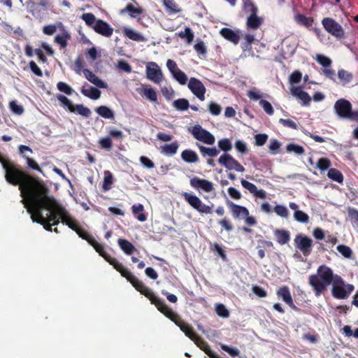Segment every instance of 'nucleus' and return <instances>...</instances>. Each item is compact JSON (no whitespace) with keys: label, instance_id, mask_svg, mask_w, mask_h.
<instances>
[{"label":"nucleus","instance_id":"nucleus-3","mask_svg":"<svg viewBox=\"0 0 358 358\" xmlns=\"http://www.w3.org/2000/svg\"><path fill=\"white\" fill-rule=\"evenodd\" d=\"M129 282L138 292L147 297L150 301L151 303L154 304L160 313L164 314L172 322H175L178 319L180 316L170 307H169L163 300L156 296L154 292L148 287L137 277L135 276Z\"/></svg>","mask_w":358,"mask_h":358},{"label":"nucleus","instance_id":"nucleus-44","mask_svg":"<svg viewBox=\"0 0 358 358\" xmlns=\"http://www.w3.org/2000/svg\"><path fill=\"white\" fill-rule=\"evenodd\" d=\"M286 150L288 152H294L299 155H303L305 152L303 147L294 143H289L286 147Z\"/></svg>","mask_w":358,"mask_h":358},{"label":"nucleus","instance_id":"nucleus-18","mask_svg":"<svg viewBox=\"0 0 358 358\" xmlns=\"http://www.w3.org/2000/svg\"><path fill=\"white\" fill-rule=\"evenodd\" d=\"M194 343L203 351L205 352L210 358H220L221 357L215 351L212 350L208 344V343L204 341L203 338L200 336H198L197 338L194 341Z\"/></svg>","mask_w":358,"mask_h":358},{"label":"nucleus","instance_id":"nucleus-8","mask_svg":"<svg viewBox=\"0 0 358 358\" xmlns=\"http://www.w3.org/2000/svg\"><path fill=\"white\" fill-rule=\"evenodd\" d=\"M181 195L185 201L200 214L208 215L213 213V204L211 206L206 205L197 196L188 192H182Z\"/></svg>","mask_w":358,"mask_h":358},{"label":"nucleus","instance_id":"nucleus-49","mask_svg":"<svg viewBox=\"0 0 358 358\" xmlns=\"http://www.w3.org/2000/svg\"><path fill=\"white\" fill-rule=\"evenodd\" d=\"M178 34L181 38H186L187 43H191L194 39V34L189 27H186L184 31H180Z\"/></svg>","mask_w":358,"mask_h":358},{"label":"nucleus","instance_id":"nucleus-27","mask_svg":"<svg viewBox=\"0 0 358 358\" xmlns=\"http://www.w3.org/2000/svg\"><path fill=\"white\" fill-rule=\"evenodd\" d=\"M182 159L187 163H196L199 158L197 154L192 150H185L181 153Z\"/></svg>","mask_w":358,"mask_h":358},{"label":"nucleus","instance_id":"nucleus-53","mask_svg":"<svg viewBox=\"0 0 358 358\" xmlns=\"http://www.w3.org/2000/svg\"><path fill=\"white\" fill-rule=\"evenodd\" d=\"M274 212L279 216L287 218L289 216V211L287 208L282 205H276L273 208Z\"/></svg>","mask_w":358,"mask_h":358},{"label":"nucleus","instance_id":"nucleus-54","mask_svg":"<svg viewBox=\"0 0 358 358\" xmlns=\"http://www.w3.org/2000/svg\"><path fill=\"white\" fill-rule=\"evenodd\" d=\"M57 87L60 92L67 95H71L73 93V90L64 82H59L57 84Z\"/></svg>","mask_w":358,"mask_h":358},{"label":"nucleus","instance_id":"nucleus-19","mask_svg":"<svg viewBox=\"0 0 358 358\" xmlns=\"http://www.w3.org/2000/svg\"><path fill=\"white\" fill-rule=\"evenodd\" d=\"M20 153L22 155L23 157L26 159L27 164L33 170H36L40 173H43V170L40 168L37 162L33 159L26 156L24 155L25 151H28L29 152H32V150L27 145H21L19 146Z\"/></svg>","mask_w":358,"mask_h":358},{"label":"nucleus","instance_id":"nucleus-1","mask_svg":"<svg viewBox=\"0 0 358 358\" xmlns=\"http://www.w3.org/2000/svg\"><path fill=\"white\" fill-rule=\"evenodd\" d=\"M48 194L49 189L45 182L36 177L21 189V202L31 215L32 221L41 224L46 231H52V227L58 225L61 220L62 224L76 232L80 227L78 222Z\"/></svg>","mask_w":358,"mask_h":358},{"label":"nucleus","instance_id":"nucleus-36","mask_svg":"<svg viewBox=\"0 0 358 358\" xmlns=\"http://www.w3.org/2000/svg\"><path fill=\"white\" fill-rule=\"evenodd\" d=\"M327 176L331 180L339 183H342L343 181V176L342 173L334 168H331L329 169Z\"/></svg>","mask_w":358,"mask_h":358},{"label":"nucleus","instance_id":"nucleus-62","mask_svg":"<svg viewBox=\"0 0 358 358\" xmlns=\"http://www.w3.org/2000/svg\"><path fill=\"white\" fill-rule=\"evenodd\" d=\"M255 145L262 146L268 140V135L266 134H258L255 136Z\"/></svg>","mask_w":358,"mask_h":358},{"label":"nucleus","instance_id":"nucleus-61","mask_svg":"<svg viewBox=\"0 0 358 358\" xmlns=\"http://www.w3.org/2000/svg\"><path fill=\"white\" fill-rule=\"evenodd\" d=\"M117 68L120 70L123 71L127 73H130L132 71V69L130 64L123 59H120L118 61Z\"/></svg>","mask_w":358,"mask_h":358},{"label":"nucleus","instance_id":"nucleus-24","mask_svg":"<svg viewBox=\"0 0 358 358\" xmlns=\"http://www.w3.org/2000/svg\"><path fill=\"white\" fill-rule=\"evenodd\" d=\"M292 94L296 96L303 101V104L308 106L310 103L311 98L310 95L305 91L301 90V87H295L291 90Z\"/></svg>","mask_w":358,"mask_h":358},{"label":"nucleus","instance_id":"nucleus-47","mask_svg":"<svg viewBox=\"0 0 358 358\" xmlns=\"http://www.w3.org/2000/svg\"><path fill=\"white\" fill-rule=\"evenodd\" d=\"M76 234L79 236V237L87 241L89 244H91L95 238L91 234H90L86 230H85L83 227H80V229L76 231Z\"/></svg>","mask_w":358,"mask_h":358},{"label":"nucleus","instance_id":"nucleus-28","mask_svg":"<svg viewBox=\"0 0 358 358\" xmlns=\"http://www.w3.org/2000/svg\"><path fill=\"white\" fill-rule=\"evenodd\" d=\"M117 243L121 250L128 255H131L134 251L136 250L134 245L126 239L119 238Z\"/></svg>","mask_w":358,"mask_h":358},{"label":"nucleus","instance_id":"nucleus-2","mask_svg":"<svg viewBox=\"0 0 358 358\" xmlns=\"http://www.w3.org/2000/svg\"><path fill=\"white\" fill-rule=\"evenodd\" d=\"M308 282L316 296L324 294L327 287L332 283V295L338 299H347L355 288L351 284L345 285L343 278L334 275L331 268L326 265L320 266L317 274L309 276Z\"/></svg>","mask_w":358,"mask_h":358},{"label":"nucleus","instance_id":"nucleus-5","mask_svg":"<svg viewBox=\"0 0 358 358\" xmlns=\"http://www.w3.org/2000/svg\"><path fill=\"white\" fill-rule=\"evenodd\" d=\"M81 19L85 21L87 26L102 36L109 38L113 34V28L108 23L103 20L96 19L92 13H83Z\"/></svg>","mask_w":358,"mask_h":358},{"label":"nucleus","instance_id":"nucleus-50","mask_svg":"<svg viewBox=\"0 0 358 358\" xmlns=\"http://www.w3.org/2000/svg\"><path fill=\"white\" fill-rule=\"evenodd\" d=\"M105 174L106 175L103 183V189L104 191H108L111 189V185L113 184V176L109 171L106 172Z\"/></svg>","mask_w":358,"mask_h":358},{"label":"nucleus","instance_id":"nucleus-43","mask_svg":"<svg viewBox=\"0 0 358 358\" xmlns=\"http://www.w3.org/2000/svg\"><path fill=\"white\" fill-rule=\"evenodd\" d=\"M165 7L173 13H178L180 11L178 5L174 0H162Z\"/></svg>","mask_w":358,"mask_h":358},{"label":"nucleus","instance_id":"nucleus-48","mask_svg":"<svg viewBox=\"0 0 358 358\" xmlns=\"http://www.w3.org/2000/svg\"><path fill=\"white\" fill-rule=\"evenodd\" d=\"M218 147L221 150L224 152H228L231 150L232 145L230 139L229 138H222L220 139L218 143Z\"/></svg>","mask_w":358,"mask_h":358},{"label":"nucleus","instance_id":"nucleus-23","mask_svg":"<svg viewBox=\"0 0 358 358\" xmlns=\"http://www.w3.org/2000/svg\"><path fill=\"white\" fill-rule=\"evenodd\" d=\"M220 34L223 38L233 43L235 45H237L239 42L240 36L238 33L232 30L230 28H222L220 30Z\"/></svg>","mask_w":358,"mask_h":358},{"label":"nucleus","instance_id":"nucleus-59","mask_svg":"<svg viewBox=\"0 0 358 358\" xmlns=\"http://www.w3.org/2000/svg\"><path fill=\"white\" fill-rule=\"evenodd\" d=\"M259 105L263 108L264 111L268 115H271L274 113V110L273 108V106L268 101L264 100V99H261L259 101Z\"/></svg>","mask_w":358,"mask_h":358},{"label":"nucleus","instance_id":"nucleus-34","mask_svg":"<svg viewBox=\"0 0 358 358\" xmlns=\"http://www.w3.org/2000/svg\"><path fill=\"white\" fill-rule=\"evenodd\" d=\"M197 147L203 157L208 156L210 157H216L220 152L219 150L215 147L206 148L199 144H197Z\"/></svg>","mask_w":358,"mask_h":358},{"label":"nucleus","instance_id":"nucleus-40","mask_svg":"<svg viewBox=\"0 0 358 358\" xmlns=\"http://www.w3.org/2000/svg\"><path fill=\"white\" fill-rule=\"evenodd\" d=\"M71 36L66 31H64L62 35H57L55 38V41L59 44L61 48H64L67 46V41L70 39Z\"/></svg>","mask_w":358,"mask_h":358},{"label":"nucleus","instance_id":"nucleus-37","mask_svg":"<svg viewBox=\"0 0 358 358\" xmlns=\"http://www.w3.org/2000/svg\"><path fill=\"white\" fill-rule=\"evenodd\" d=\"M295 20L298 24H302L307 28L310 27L313 24V18L306 17L303 14H297L295 16Z\"/></svg>","mask_w":358,"mask_h":358},{"label":"nucleus","instance_id":"nucleus-17","mask_svg":"<svg viewBox=\"0 0 358 358\" xmlns=\"http://www.w3.org/2000/svg\"><path fill=\"white\" fill-rule=\"evenodd\" d=\"M277 295L278 297L282 299V300L293 310H297L298 308L294 305L291 293L288 287L283 286L279 288L277 291Z\"/></svg>","mask_w":358,"mask_h":358},{"label":"nucleus","instance_id":"nucleus-11","mask_svg":"<svg viewBox=\"0 0 358 358\" xmlns=\"http://www.w3.org/2000/svg\"><path fill=\"white\" fill-rule=\"evenodd\" d=\"M194 138L207 145H213L215 141V136L208 130L203 129L201 125L196 124L189 129Z\"/></svg>","mask_w":358,"mask_h":358},{"label":"nucleus","instance_id":"nucleus-45","mask_svg":"<svg viewBox=\"0 0 358 358\" xmlns=\"http://www.w3.org/2000/svg\"><path fill=\"white\" fill-rule=\"evenodd\" d=\"M99 145L101 148L110 150L113 148V141L110 136H106L99 140Z\"/></svg>","mask_w":358,"mask_h":358},{"label":"nucleus","instance_id":"nucleus-6","mask_svg":"<svg viewBox=\"0 0 358 358\" xmlns=\"http://www.w3.org/2000/svg\"><path fill=\"white\" fill-rule=\"evenodd\" d=\"M226 204L235 220L244 219L245 224L250 227L257 224V222L255 217L250 216L249 210L246 207L236 204L229 199L227 200Z\"/></svg>","mask_w":358,"mask_h":358},{"label":"nucleus","instance_id":"nucleus-9","mask_svg":"<svg viewBox=\"0 0 358 358\" xmlns=\"http://www.w3.org/2000/svg\"><path fill=\"white\" fill-rule=\"evenodd\" d=\"M324 29L337 40L345 38V31L343 27L331 17H324L322 20Z\"/></svg>","mask_w":358,"mask_h":358},{"label":"nucleus","instance_id":"nucleus-60","mask_svg":"<svg viewBox=\"0 0 358 358\" xmlns=\"http://www.w3.org/2000/svg\"><path fill=\"white\" fill-rule=\"evenodd\" d=\"M302 73L299 71H294L289 76V81L292 84H297L301 82Z\"/></svg>","mask_w":358,"mask_h":358},{"label":"nucleus","instance_id":"nucleus-56","mask_svg":"<svg viewBox=\"0 0 358 358\" xmlns=\"http://www.w3.org/2000/svg\"><path fill=\"white\" fill-rule=\"evenodd\" d=\"M57 99L64 106H66L69 110L71 112L74 104L72 103L70 99L62 94H57Z\"/></svg>","mask_w":358,"mask_h":358},{"label":"nucleus","instance_id":"nucleus-32","mask_svg":"<svg viewBox=\"0 0 358 358\" xmlns=\"http://www.w3.org/2000/svg\"><path fill=\"white\" fill-rule=\"evenodd\" d=\"M125 12L129 13L131 17H136L137 15L143 14V9L141 7L136 8L132 3H128L126 7L121 10L122 14Z\"/></svg>","mask_w":358,"mask_h":358},{"label":"nucleus","instance_id":"nucleus-20","mask_svg":"<svg viewBox=\"0 0 358 358\" xmlns=\"http://www.w3.org/2000/svg\"><path fill=\"white\" fill-rule=\"evenodd\" d=\"M80 92L91 99L96 100L101 96V91L85 83L80 90Z\"/></svg>","mask_w":358,"mask_h":358},{"label":"nucleus","instance_id":"nucleus-33","mask_svg":"<svg viewBox=\"0 0 358 358\" xmlns=\"http://www.w3.org/2000/svg\"><path fill=\"white\" fill-rule=\"evenodd\" d=\"M131 209L133 214L136 215L138 221L145 222L146 220L147 217L145 214L143 213L144 210V206L142 204L138 203L136 205H134Z\"/></svg>","mask_w":358,"mask_h":358},{"label":"nucleus","instance_id":"nucleus-31","mask_svg":"<svg viewBox=\"0 0 358 358\" xmlns=\"http://www.w3.org/2000/svg\"><path fill=\"white\" fill-rule=\"evenodd\" d=\"M71 112L79 114L85 117H89L92 113L90 108L83 106V104L73 105V107L72 108Z\"/></svg>","mask_w":358,"mask_h":358},{"label":"nucleus","instance_id":"nucleus-15","mask_svg":"<svg viewBox=\"0 0 358 358\" xmlns=\"http://www.w3.org/2000/svg\"><path fill=\"white\" fill-rule=\"evenodd\" d=\"M188 87L191 92L201 101L205 99L206 87L197 78H191L188 83Z\"/></svg>","mask_w":358,"mask_h":358},{"label":"nucleus","instance_id":"nucleus-22","mask_svg":"<svg viewBox=\"0 0 358 358\" xmlns=\"http://www.w3.org/2000/svg\"><path fill=\"white\" fill-rule=\"evenodd\" d=\"M264 23V17L257 15V13L250 14L247 18L246 26L249 29L257 30Z\"/></svg>","mask_w":358,"mask_h":358},{"label":"nucleus","instance_id":"nucleus-25","mask_svg":"<svg viewBox=\"0 0 358 358\" xmlns=\"http://www.w3.org/2000/svg\"><path fill=\"white\" fill-rule=\"evenodd\" d=\"M273 234L277 242L281 245L287 243L290 240V232L286 229H277Z\"/></svg>","mask_w":358,"mask_h":358},{"label":"nucleus","instance_id":"nucleus-58","mask_svg":"<svg viewBox=\"0 0 358 358\" xmlns=\"http://www.w3.org/2000/svg\"><path fill=\"white\" fill-rule=\"evenodd\" d=\"M209 112L213 115H219L222 111V107L217 103L211 101L208 105Z\"/></svg>","mask_w":358,"mask_h":358},{"label":"nucleus","instance_id":"nucleus-57","mask_svg":"<svg viewBox=\"0 0 358 358\" xmlns=\"http://www.w3.org/2000/svg\"><path fill=\"white\" fill-rule=\"evenodd\" d=\"M216 313L222 317H228L229 316V312L222 303L217 304L215 308Z\"/></svg>","mask_w":358,"mask_h":358},{"label":"nucleus","instance_id":"nucleus-63","mask_svg":"<svg viewBox=\"0 0 358 358\" xmlns=\"http://www.w3.org/2000/svg\"><path fill=\"white\" fill-rule=\"evenodd\" d=\"M316 60L319 64L324 67H328L331 64V60L329 57L322 55H317Z\"/></svg>","mask_w":358,"mask_h":358},{"label":"nucleus","instance_id":"nucleus-4","mask_svg":"<svg viewBox=\"0 0 358 358\" xmlns=\"http://www.w3.org/2000/svg\"><path fill=\"white\" fill-rule=\"evenodd\" d=\"M94 250L101 256L107 262L113 266V268L120 273L121 275L125 278L129 282H130L135 275L129 271L128 268H125L122 263L119 261L110 256L104 250L103 245L98 243L96 239L90 244Z\"/></svg>","mask_w":358,"mask_h":358},{"label":"nucleus","instance_id":"nucleus-29","mask_svg":"<svg viewBox=\"0 0 358 358\" xmlns=\"http://www.w3.org/2000/svg\"><path fill=\"white\" fill-rule=\"evenodd\" d=\"M138 90L142 96H145L150 101H153V102L157 101V95L155 90L152 87H143L142 89Z\"/></svg>","mask_w":358,"mask_h":358},{"label":"nucleus","instance_id":"nucleus-35","mask_svg":"<svg viewBox=\"0 0 358 358\" xmlns=\"http://www.w3.org/2000/svg\"><path fill=\"white\" fill-rule=\"evenodd\" d=\"M243 10L245 13L253 14L258 13L259 9L252 0H243Z\"/></svg>","mask_w":358,"mask_h":358},{"label":"nucleus","instance_id":"nucleus-52","mask_svg":"<svg viewBox=\"0 0 358 358\" xmlns=\"http://www.w3.org/2000/svg\"><path fill=\"white\" fill-rule=\"evenodd\" d=\"M10 110L17 115H20L24 113V108L22 106L18 105L16 101H12L9 103Z\"/></svg>","mask_w":358,"mask_h":358},{"label":"nucleus","instance_id":"nucleus-13","mask_svg":"<svg viewBox=\"0 0 358 358\" xmlns=\"http://www.w3.org/2000/svg\"><path fill=\"white\" fill-rule=\"evenodd\" d=\"M146 76L148 80L157 84H159L163 79L159 66L153 62H149L146 66Z\"/></svg>","mask_w":358,"mask_h":358},{"label":"nucleus","instance_id":"nucleus-42","mask_svg":"<svg viewBox=\"0 0 358 358\" xmlns=\"http://www.w3.org/2000/svg\"><path fill=\"white\" fill-rule=\"evenodd\" d=\"M294 218L296 221L301 223H308L309 222L308 215L300 210L294 211Z\"/></svg>","mask_w":358,"mask_h":358},{"label":"nucleus","instance_id":"nucleus-41","mask_svg":"<svg viewBox=\"0 0 358 358\" xmlns=\"http://www.w3.org/2000/svg\"><path fill=\"white\" fill-rule=\"evenodd\" d=\"M217 223L221 226L222 229L227 232H230L234 229V224L227 217H224L218 220Z\"/></svg>","mask_w":358,"mask_h":358},{"label":"nucleus","instance_id":"nucleus-16","mask_svg":"<svg viewBox=\"0 0 358 358\" xmlns=\"http://www.w3.org/2000/svg\"><path fill=\"white\" fill-rule=\"evenodd\" d=\"M174 323L179 327L180 330L185 333V336L189 338L192 341L199 336L194 331L193 327L189 324L182 320L180 317H179Z\"/></svg>","mask_w":358,"mask_h":358},{"label":"nucleus","instance_id":"nucleus-51","mask_svg":"<svg viewBox=\"0 0 358 358\" xmlns=\"http://www.w3.org/2000/svg\"><path fill=\"white\" fill-rule=\"evenodd\" d=\"M337 250L345 258H350L352 255L351 248L345 245L337 246Z\"/></svg>","mask_w":358,"mask_h":358},{"label":"nucleus","instance_id":"nucleus-38","mask_svg":"<svg viewBox=\"0 0 358 358\" xmlns=\"http://www.w3.org/2000/svg\"><path fill=\"white\" fill-rule=\"evenodd\" d=\"M96 112L101 117L106 119H113L114 113L112 110L105 106H101L95 109Z\"/></svg>","mask_w":358,"mask_h":358},{"label":"nucleus","instance_id":"nucleus-64","mask_svg":"<svg viewBox=\"0 0 358 358\" xmlns=\"http://www.w3.org/2000/svg\"><path fill=\"white\" fill-rule=\"evenodd\" d=\"M241 183L242 186L246 189H248L251 194H254V193L256 192V189H257V186L255 184L248 182L244 179H242L241 180Z\"/></svg>","mask_w":358,"mask_h":358},{"label":"nucleus","instance_id":"nucleus-26","mask_svg":"<svg viewBox=\"0 0 358 358\" xmlns=\"http://www.w3.org/2000/svg\"><path fill=\"white\" fill-rule=\"evenodd\" d=\"M178 148V143L177 141H174L170 144H165L164 145L161 146L160 150L161 152L165 155L173 156L176 154Z\"/></svg>","mask_w":358,"mask_h":358},{"label":"nucleus","instance_id":"nucleus-12","mask_svg":"<svg viewBox=\"0 0 358 358\" xmlns=\"http://www.w3.org/2000/svg\"><path fill=\"white\" fill-rule=\"evenodd\" d=\"M218 162L229 170H235L237 172H244L245 168L231 155L224 153L222 155Z\"/></svg>","mask_w":358,"mask_h":358},{"label":"nucleus","instance_id":"nucleus-7","mask_svg":"<svg viewBox=\"0 0 358 358\" xmlns=\"http://www.w3.org/2000/svg\"><path fill=\"white\" fill-rule=\"evenodd\" d=\"M334 109L339 117L358 122V110H352V104L349 101L344 99L337 100Z\"/></svg>","mask_w":358,"mask_h":358},{"label":"nucleus","instance_id":"nucleus-10","mask_svg":"<svg viewBox=\"0 0 358 358\" xmlns=\"http://www.w3.org/2000/svg\"><path fill=\"white\" fill-rule=\"evenodd\" d=\"M294 243L296 249L299 250L305 257L311 254L313 241L308 236L303 234H298L294 239Z\"/></svg>","mask_w":358,"mask_h":358},{"label":"nucleus","instance_id":"nucleus-39","mask_svg":"<svg viewBox=\"0 0 358 358\" xmlns=\"http://www.w3.org/2000/svg\"><path fill=\"white\" fill-rule=\"evenodd\" d=\"M173 106L178 110L184 111L189 108V103L187 99L181 98L175 100L173 102Z\"/></svg>","mask_w":358,"mask_h":358},{"label":"nucleus","instance_id":"nucleus-55","mask_svg":"<svg viewBox=\"0 0 358 358\" xmlns=\"http://www.w3.org/2000/svg\"><path fill=\"white\" fill-rule=\"evenodd\" d=\"M172 76L180 85H185L187 83V76L180 69H179Z\"/></svg>","mask_w":358,"mask_h":358},{"label":"nucleus","instance_id":"nucleus-14","mask_svg":"<svg viewBox=\"0 0 358 358\" xmlns=\"http://www.w3.org/2000/svg\"><path fill=\"white\" fill-rule=\"evenodd\" d=\"M189 184L194 189L209 193L214 190L213 183L206 179L194 176L190 179Z\"/></svg>","mask_w":358,"mask_h":358},{"label":"nucleus","instance_id":"nucleus-21","mask_svg":"<svg viewBox=\"0 0 358 358\" xmlns=\"http://www.w3.org/2000/svg\"><path fill=\"white\" fill-rule=\"evenodd\" d=\"M83 75L86 78V79L90 81L91 83L94 84L98 87L100 88H106L107 85L102 80L99 78L92 71L88 69H84L83 70Z\"/></svg>","mask_w":358,"mask_h":358},{"label":"nucleus","instance_id":"nucleus-46","mask_svg":"<svg viewBox=\"0 0 358 358\" xmlns=\"http://www.w3.org/2000/svg\"><path fill=\"white\" fill-rule=\"evenodd\" d=\"M331 165V162L329 159L327 157H322L320 158L317 163V167L321 171H324L329 169L330 166Z\"/></svg>","mask_w":358,"mask_h":358},{"label":"nucleus","instance_id":"nucleus-30","mask_svg":"<svg viewBox=\"0 0 358 358\" xmlns=\"http://www.w3.org/2000/svg\"><path fill=\"white\" fill-rule=\"evenodd\" d=\"M124 34L127 38L134 41L143 42L146 41L145 38L142 34L131 29H124Z\"/></svg>","mask_w":358,"mask_h":358}]
</instances>
